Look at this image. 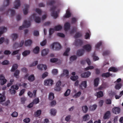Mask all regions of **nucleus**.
Listing matches in <instances>:
<instances>
[{"label": "nucleus", "mask_w": 123, "mask_h": 123, "mask_svg": "<svg viewBox=\"0 0 123 123\" xmlns=\"http://www.w3.org/2000/svg\"><path fill=\"white\" fill-rule=\"evenodd\" d=\"M56 8V7L55 6H53V7L50 8V11H52L51 13V16L55 18H57L58 17V14L56 12H55Z\"/></svg>", "instance_id": "f257e3e1"}, {"label": "nucleus", "mask_w": 123, "mask_h": 123, "mask_svg": "<svg viewBox=\"0 0 123 123\" xmlns=\"http://www.w3.org/2000/svg\"><path fill=\"white\" fill-rule=\"evenodd\" d=\"M31 25V23L30 21H27L26 20H25L24 21L23 25L22 26H20L19 29L20 30H22L24 28L29 27Z\"/></svg>", "instance_id": "f03ea898"}, {"label": "nucleus", "mask_w": 123, "mask_h": 123, "mask_svg": "<svg viewBox=\"0 0 123 123\" xmlns=\"http://www.w3.org/2000/svg\"><path fill=\"white\" fill-rule=\"evenodd\" d=\"M61 84V82L60 80H58L56 84V87L55 88V90L57 91H59L61 90L60 86Z\"/></svg>", "instance_id": "7ed1b4c3"}, {"label": "nucleus", "mask_w": 123, "mask_h": 123, "mask_svg": "<svg viewBox=\"0 0 123 123\" xmlns=\"http://www.w3.org/2000/svg\"><path fill=\"white\" fill-rule=\"evenodd\" d=\"M53 81L51 79L45 80L44 81V84L46 86H51L53 84Z\"/></svg>", "instance_id": "20e7f679"}, {"label": "nucleus", "mask_w": 123, "mask_h": 123, "mask_svg": "<svg viewBox=\"0 0 123 123\" xmlns=\"http://www.w3.org/2000/svg\"><path fill=\"white\" fill-rule=\"evenodd\" d=\"M37 14L36 13H34L33 14L32 16L33 18H34V21L37 23H39L40 22L41 19L39 17L36 16Z\"/></svg>", "instance_id": "39448f33"}, {"label": "nucleus", "mask_w": 123, "mask_h": 123, "mask_svg": "<svg viewBox=\"0 0 123 123\" xmlns=\"http://www.w3.org/2000/svg\"><path fill=\"white\" fill-rule=\"evenodd\" d=\"M83 48L86 51L90 52L92 49L91 46L89 44H87L84 45L83 47Z\"/></svg>", "instance_id": "423d86ee"}, {"label": "nucleus", "mask_w": 123, "mask_h": 123, "mask_svg": "<svg viewBox=\"0 0 123 123\" xmlns=\"http://www.w3.org/2000/svg\"><path fill=\"white\" fill-rule=\"evenodd\" d=\"M87 86V82L84 81L82 82L81 84L80 85V89H83L86 88Z\"/></svg>", "instance_id": "0eeeda50"}, {"label": "nucleus", "mask_w": 123, "mask_h": 123, "mask_svg": "<svg viewBox=\"0 0 123 123\" xmlns=\"http://www.w3.org/2000/svg\"><path fill=\"white\" fill-rule=\"evenodd\" d=\"M36 90L33 91V93H32L31 92L29 91L28 92V95L30 97L35 98L36 97Z\"/></svg>", "instance_id": "6e6552de"}, {"label": "nucleus", "mask_w": 123, "mask_h": 123, "mask_svg": "<svg viewBox=\"0 0 123 123\" xmlns=\"http://www.w3.org/2000/svg\"><path fill=\"white\" fill-rule=\"evenodd\" d=\"M84 53V50L83 49H81L77 51L76 54L78 56H81L83 55Z\"/></svg>", "instance_id": "1a4fd4ad"}, {"label": "nucleus", "mask_w": 123, "mask_h": 123, "mask_svg": "<svg viewBox=\"0 0 123 123\" xmlns=\"http://www.w3.org/2000/svg\"><path fill=\"white\" fill-rule=\"evenodd\" d=\"M120 109L118 107H115L112 109V111L113 113L115 114H119L120 112Z\"/></svg>", "instance_id": "9d476101"}, {"label": "nucleus", "mask_w": 123, "mask_h": 123, "mask_svg": "<svg viewBox=\"0 0 123 123\" xmlns=\"http://www.w3.org/2000/svg\"><path fill=\"white\" fill-rule=\"evenodd\" d=\"M68 71L67 69H64L63 70L62 73L60 77H63L65 76L67 77L68 76Z\"/></svg>", "instance_id": "9b49d317"}, {"label": "nucleus", "mask_w": 123, "mask_h": 123, "mask_svg": "<svg viewBox=\"0 0 123 123\" xmlns=\"http://www.w3.org/2000/svg\"><path fill=\"white\" fill-rule=\"evenodd\" d=\"M38 68L41 70H43V69L45 70L47 69V66L45 65L39 64L37 66Z\"/></svg>", "instance_id": "f8f14e48"}, {"label": "nucleus", "mask_w": 123, "mask_h": 123, "mask_svg": "<svg viewBox=\"0 0 123 123\" xmlns=\"http://www.w3.org/2000/svg\"><path fill=\"white\" fill-rule=\"evenodd\" d=\"M91 74V72L89 71H87L81 74V77H89Z\"/></svg>", "instance_id": "ddd939ff"}, {"label": "nucleus", "mask_w": 123, "mask_h": 123, "mask_svg": "<svg viewBox=\"0 0 123 123\" xmlns=\"http://www.w3.org/2000/svg\"><path fill=\"white\" fill-rule=\"evenodd\" d=\"M83 43L82 41L80 39H76L75 40L74 44L76 46L81 45Z\"/></svg>", "instance_id": "4468645a"}, {"label": "nucleus", "mask_w": 123, "mask_h": 123, "mask_svg": "<svg viewBox=\"0 0 123 123\" xmlns=\"http://www.w3.org/2000/svg\"><path fill=\"white\" fill-rule=\"evenodd\" d=\"M20 0H16L14 2V8L15 9H18L20 6Z\"/></svg>", "instance_id": "2eb2a0df"}, {"label": "nucleus", "mask_w": 123, "mask_h": 123, "mask_svg": "<svg viewBox=\"0 0 123 123\" xmlns=\"http://www.w3.org/2000/svg\"><path fill=\"white\" fill-rule=\"evenodd\" d=\"M110 112L109 111H108L105 112L103 116V118L106 119L109 118L110 116Z\"/></svg>", "instance_id": "dca6fc26"}, {"label": "nucleus", "mask_w": 123, "mask_h": 123, "mask_svg": "<svg viewBox=\"0 0 123 123\" xmlns=\"http://www.w3.org/2000/svg\"><path fill=\"white\" fill-rule=\"evenodd\" d=\"M9 12H11V14L12 16H14L15 14V12L14 10H12L10 9H9L8 11L6 12V16L7 15L9 14Z\"/></svg>", "instance_id": "f3484780"}, {"label": "nucleus", "mask_w": 123, "mask_h": 123, "mask_svg": "<svg viewBox=\"0 0 123 123\" xmlns=\"http://www.w3.org/2000/svg\"><path fill=\"white\" fill-rule=\"evenodd\" d=\"M6 5L4 4V5L2 6V7H0V11H3L5 8L8 6L9 4V0H6Z\"/></svg>", "instance_id": "a211bd4d"}, {"label": "nucleus", "mask_w": 123, "mask_h": 123, "mask_svg": "<svg viewBox=\"0 0 123 123\" xmlns=\"http://www.w3.org/2000/svg\"><path fill=\"white\" fill-rule=\"evenodd\" d=\"M70 27V25L69 23L67 22L65 23L64 28V30L67 31L69 29Z\"/></svg>", "instance_id": "6ab92c4d"}, {"label": "nucleus", "mask_w": 123, "mask_h": 123, "mask_svg": "<svg viewBox=\"0 0 123 123\" xmlns=\"http://www.w3.org/2000/svg\"><path fill=\"white\" fill-rule=\"evenodd\" d=\"M7 30V28L4 27H0V37L4 32H6Z\"/></svg>", "instance_id": "aec40b11"}, {"label": "nucleus", "mask_w": 123, "mask_h": 123, "mask_svg": "<svg viewBox=\"0 0 123 123\" xmlns=\"http://www.w3.org/2000/svg\"><path fill=\"white\" fill-rule=\"evenodd\" d=\"M55 50H58L61 49L62 47L60 43L55 42Z\"/></svg>", "instance_id": "412c9836"}, {"label": "nucleus", "mask_w": 123, "mask_h": 123, "mask_svg": "<svg viewBox=\"0 0 123 123\" xmlns=\"http://www.w3.org/2000/svg\"><path fill=\"white\" fill-rule=\"evenodd\" d=\"M32 43V41L31 39H28L25 42V45L26 46H30Z\"/></svg>", "instance_id": "4be33fe9"}, {"label": "nucleus", "mask_w": 123, "mask_h": 123, "mask_svg": "<svg viewBox=\"0 0 123 123\" xmlns=\"http://www.w3.org/2000/svg\"><path fill=\"white\" fill-rule=\"evenodd\" d=\"M25 8L23 9V11L24 14L25 15H26L28 13V9L29 8V6L28 5H25Z\"/></svg>", "instance_id": "5701e85b"}, {"label": "nucleus", "mask_w": 123, "mask_h": 123, "mask_svg": "<svg viewBox=\"0 0 123 123\" xmlns=\"http://www.w3.org/2000/svg\"><path fill=\"white\" fill-rule=\"evenodd\" d=\"M5 77H0V83L1 85L4 84L7 82V80L5 78Z\"/></svg>", "instance_id": "b1692460"}, {"label": "nucleus", "mask_w": 123, "mask_h": 123, "mask_svg": "<svg viewBox=\"0 0 123 123\" xmlns=\"http://www.w3.org/2000/svg\"><path fill=\"white\" fill-rule=\"evenodd\" d=\"M95 95L98 98L101 97L103 96V92L102 91H101L97 92L95 94Z\"/></svg>", "instance_id": "393cba45"}, {"label": "nucleus", "mask_w": 123, "mask_h": 123, "mask_svg": "<svg viewBox=\"0 0 123 123\" xmlns=\"http://www.w3.org/2000/svg\"><path fill=\"white\" fill-rule=\"evenodd\" d=\"M49 50L48 49H45L43 50L41 52L42 55L43 56L46 55L49 52Z\"/></svg>", "instance_id": "a878e982"}, {"label": "nucleus", "mask_w": 123, "mask_h": 123, "mask_svg": "<svg viewBox=\"0 0 123 123\" xmlns=\"http://www.w3.org/2000/svg\"><path fill=\"white\" fill-rule=\"evenodd\" d=\"M108 71H112L114 72H116L118 71V69L115 67H112L110 68Z\"/></svg>", "instance_id": "bb28decb"}, {"label": "nucleus", "mask_w": 123, "mask_h": 123, "mask_svg": "<svg viewBox=\"0 0 123 123\" xmlns=\"http://www.w3.org/2000/svg\"><path fill=\"white\" fill-rule=\"evenodd\" d=\"M56 3V2L55 0H50L47 3V4L48 5L51 6L54 5Z\"/></svg>", "instance_id": "cd10ccee"}, {"label": "nucleus", "mask_w": 123, "mask_h": 123, "mask_svg": "<svg viewBox=\"0 0 123 123\" xmlns=\"http://www.w3.org/2000/svg\"><path fill=\"white\" fill-rule=\"evenodd\" d=\"M6 100V97L4 95H3L0 97V104H2V103L5 101Z\"/></svg>", "instance_id": "c85d7f7f"}, {"label": "nucleus", "mask_w": 123, "mask_h": 123, "mask_svg": "<svg viewBox=\"0 0 123 123\" xmlns=\"http://www.w3.org/2000/svg\"><path fill=\"white\" fill-rule=\"evenodd\" d=\"M112 76V74L109 72L104 73L102 74V77H109Z\"/></svg>", "instance_id": "c756f323"}, {"label": "nucleus", "mask_w": 123, "mask_h": 123, "mask_svg": "<svg viewBox=\"0 0 123 123\" xmlns=\"http://www.w3.org/2000/svg\"><path fill=\"white\" fill-rule=\"evenodd\" d=\"M71 13L69 10H67L66 11V14L64 16L65 18H68L71 17Z\"/></svg>", "instance_id": "7c9ffc66"}, {"label": "nucleus", "mask_w": 123, "mask_h": 123, "mask_svg": "<svg viewBox=\"0 0 123 123\" xmlns=\"http://www.w3.org/2000/svg\"><path fill=\"white\" fill-rule=\"evenodd\" d=\"M99 79L98 77L95 79L94 80V85L95 86H97L98 84Z\"/></svg>", "instance_id": "2f4dec72"}, {"label": "nucleus", "mask_w": 123, "mask_h": 123, "mask_svg": "<svg viewBox=\"0 0 123 123\" xmlns=\"http://www.w3.org/2000/svg\"><path fill=\"white\" fill-rule=\"evenodd\" d=\"M83 118L84 121H86L90 119V117L88 114H86L83 117Z\"/></svg>", "instance_id": "473e14b6"}, {"label": "nucleus", "mask_w": 123, "mask_h": 123, "mask_svg": "<svg viewBox=\"0 0 123 123\" xmlns=\"http://www.w3.org/2000/svg\"><path fill=\"white\" fill-rule=\"evenodd\" d=\"M39 49L40 48L38 46H37L33 49V52L35 54H37L39 53Z\"/></svg>", "instance_id": "72a5a7b5"}, {"label": "nucleus", "mask_w": 123, "mask_h": 123, "mask_svg": "<svg viewBox=\"0 0 123 123\" xmlns=\"http://www.w3.org/2000/svg\"><path fill=\"white\" fill-rule=\"evenodd\" d=\"M11 37L13 41H15L18 37V35L15 33H13L12 34Z\"/></svg>", "instance_id": "f704fd0d"}, {"label": "nucleus", "mask_w": 123, "mask_h": 123, "mask_svg": "<svg viewBox=\"0 0 123 123\" xmlns=\"http://www.w3.org/2000/svg\"><path fill=\"white\" fill-rule=\"evenodd\" d=\"M54 29L55 31H59L62 28V26L60 25H59L55 26Z\"/></svg>", "instance_id": "c9c22d12"}, {"label": "nucleus", "mask_w": 123, "mask_h": 123, "mask_svg": "<svg viewBox=\"0 0 123 123\" xmlns=\"http://www.w3.org/2000/svg\"><path fill=\"white\" fill-rule=\"evenodd\" d=\"M30 52L29 50H26L22 53V55L24 56H25L29 54Z\"/></svg>", "instance_id": "e433bc0d"}, {"label": "nucleus", "mask_w": 123, "mask_h": 123, "mask_svg": "<svg viewBox=\"0 0 123 123\" xmlns=\"http://www.w3.org/2000/svg\"><path fill=\"white\" fill-rule=\"evenodd\" d=\"M18 65L17 64H14L12 67L11 71L13 72L14 71L18 68Z\"/></svg>", "instance_id": "4c0bfd02"}, {"label": "nucleus", "mask_w": 123, "mask_h": 123, "mask_svg": "<svg viewBox=\"0 0 123 123\" xmlns=\"http://www.w3.org/2000/svg\"><path fill=\"white\" fill-rule=\"evenodd\" d=\"M54 94L52 93L51 92L50 93L49 97V99L50 100H52L54 98Z\"/></svg>", "instance_id": "58836bf2"}, {"label": "nucleus", "mask_w": 123, "mask_h": 123, "mask_svg": "<svg viewBox=\"0 0 123 123\" xmlns=\"http://www.w3.org/2000/svg\"><path fill=\"white\" fill-rule=\"evenodd\" d=\"M97 107V105H93L90 106L89 107V109L91 111H94L96 109Z\"/></svg>", "instance_id": "ea45409f"}, {"label": "nucleus", "mask_w": 123, "mask_h": 123, "mask_svg": "<svg viewBox=\"0 0 123 123\" xmlns=\"http://www.w3.org/2000/svg\"><path fill=\"white\" fill-rule=\"evenodd\" d=\"M70 50V49L69 48H67L66 50L65 51L63 54V55L64 56H68V53Z\"/></svg>", "instance_id": "a19ab883"}, {"label": "nucleus", "mask_w": 123, "mask_h": 123, "mask_svg": "<svg viewBox=\"0 0 123 123\" xmlns=\"http://www.w3.org/2000/svg\"><path fill=\"white\" fill-rule=\"evenodd\" d=\"M77 58V57L75 55L71 56L70 58V60L71 62H73Z\"/></svg>", "instance_id": "79ce46f5"}, {"label": "nucleus", "mask_w": 123, "mask_h": 123, "mask_svg": "<svg viewBox=\"0 0 123 123\" xmlns=\"http://www.w3.org/2000/svg\"><path fill=\"white\" fill-rule=\"evenodd\" d=\"M122 86V84L120 83H119L117 84L115 86L116 89L117 90H119L120 89Z\"/></svg>", "instance_id": "37998d69"}, {"label": "nucleus", "mask_w": 123, "mask_h": 123, "mask_svg": "<svg viewBox=\"0 0 123 123\" xmlns=\"http://www.w3.org/2000/svg\"><path fill=\"white\" fill-rule=\"evenodd\" d=\"M9 91L10 92V93L12 95L14 94L16 92V91L14 89L11 88L9 89Z\"/></svg>", "instance_id": "c03bdc74"}, {"label": "nucleus", "mask_w": 123, "mask_h": 123, "mask_svg": "<svg viewBox=\"0 0 123 123\" xmlns=\"http://www.w3.org/2000/svg\"><path fill=\"white\" fill-rule=\"evenodd\" d=\"M88 108L86 106H84L82 107V110L84 113H86L88 110Z\"/></svg>", "instance_id": "a18cd8bd"}, {"label": "nucleus", "mask_w": 123, "mask_h": 123, "mask_svg": "<svg viewBox=\"0 0 123 123\" xmlns=\"http://www.w3.org/2000/svg\"><path fill=\"white\" fill-rule=\"evenodd\" d=\"M70 93V90L69 89H68L64 93V96L67 97L68 96Z\"/></svg>", "instance_id": "49530a36"}, {"label": "nucleus", "mask_w": 123, "mask_h": 123, "mask_svg": "<svg viewBox=\"0 0 123 123\" xmlns=\"http://www.w3.org/2000/svg\"><path fill=\"white\" fill-rule=\"evenodd\" d=\"M82 36V34L81 33L79 32H77L75 35L74 37L75 38H77L81 37Z\"/></svg>", "instance_id": "de8ad7c7"}, {"label": "nucleus", "mask_w": 123, "mask_h": 123, "mask_svg": "<svg viewBox=\"0 0 123 123\" xmlns=\"http://www.w3.org/2000/svg\"><path fill=\"white\" fill-rule=\"evenodd\" d=\"M41 113V110H39L37 111L35 113L36 116L38 117L39 116Z\"/></svg>", "instance_id": "09e8293b"}, {"label": "nucleus", "mask_w": 123, "mask_h": 123, "mask_svg": "<svg viewBox=\"0 0 123 123\" xmlns=\"http://www.w3.org/2000/svg\"><path fill=\"white\" fill-rule=\"evenodd\" d=\"M18 113L16 112H13L11 114V116L14 117H17L18 116Z\"/></svg>", "instance_id": "8fccbe9b"}, {"label": "nucleus", "mask_w": 123, "mask_h": 123, "mask_svg": "<svg viewBox=\"0 0 123 123\" xmlns=\"http://www.w3.org/2000/svg\"><path fill=\"white\" fill-rule=\"evenodd\" d=\"M55 31L54 28H50L49 31V35H51Z\"/></svg>", "instance_id": "3c124183"}, {"label": "nucleus", "mask_w": 123, "mask_h": 123, "mask_svg": "<svg viewBox=\"0 0 123 123\" xmlns=\"http://www.w3.org/2000/svg\"><path fill=\"white\" fill-rule=\"evenodd\" d=\"M58 59L57 58H53L50 59V62L52 63L56 62L58 61Z\"/></svg>", "instance_id": "603ef678"}, {"label": "nucleus", "mask_w": 123, "mask_h": 123, "mask_svg": "<svg viewBox=\"0 0 123 123\" xmlns=\"http://www.w3.org/2000/svg\"><path fill=\"white\" fill-rule=\"evenodd\" d=\"M50 113L51 115H55L56 113V111L54 109H52L51 110Z\"/></svg>", "instance_id": "864d4df0"}, {"label": "nucleus", "mask_w": 123, "mask_h": 123, "mask_svg": "<svg viewBox=\"0 0 123 123\" xmlns=\"http://www.w3.org/2000/svg\"><path fill=\"white\" fill-rule=\"evenodd\" d=\"M9 61L7 60H5L2 62L1 64L3 65H7L9 64Z\"/></svg>", "instance_id": "5fc2aeb1"}, {"label": "nucleus", "mask_w": 123, "mask_h": 123, "mask_svg": "<svg viewBox=\"0 0 123 123\" xmlns=\"http://www.w3.org/2000/svg\"><path fill=\"white\" fill-rule=\"evenodd\" d=\"M89 32H87L86 33V35H85V38L86 39H89V38H90V35L89 34V33H90V31H88Z\"/></svg>", "instance_id": "6e6d98bb"}, {"label": "nucleus", "mask_w": 123, "mask_h": 123, "mask_svg": "<svg viewBox=\"0 0 123 123\" xmlns=\"http://www.w3.org/2000/svg\"><path fill=\"white\" fill-rule=\"evenodd\" d=\"M21 101L22 104H24L25 102L26 101V98L25 97H23L21 98Z\"/></svg>", "instance_id": "4d7b16f0"}, {"label": "nucleus", "mask_w": 123, "mask_h": 123, "mask_svg": "<svg viewBox=\"0 0 123 123\" xmlns=\"http://www.w3.org/2000/svg\"><path fill=\"white\" fill-rule=\"evenodd\" d=\"M81 94V92L80 91H79L74 95V97L76 98H78L80 96Z\"/></svg>", "instance_id": "13d9d810"}, {"label": "nucleus", "mask_w": 123, "mask_h": 123, "mask_svg": "<svg viewBox=\"0 0 123 123\" xmlns=\"http://www.w3.org/2000/svg\"><path fill=\"white\" fill-rule=\"evenodd\" d=\"M110 53V52L109 50L105 51L103 52V55L105 56L108 55Z\"/></svg>", "instance_id": "bf43d9fd"}, {"label": "nucleus", "mask_w": 123, "mask_h": 123, "mask_svg": "<svg viewBox=\"0 0 123 123\" xmlns=\"http://www.w3.org/2000/svg\"><path fill=\"white\" fill-rule=\"evenodd\" d=\"M39 101V100L38 98H37L33 100V103L35 104H36L38 103Z\"/></svg>", "instance_id": "052dcab7"}, {"label": "nucleus", "mask_w": 123, "mask_h": 123, "mask_svg": "<svg viewBox=\"0 0 123 123\" xmlns=\"http://www.w3.org/2000/svg\"><path fill=\"white\" fill-rule=\"evenodd\" d=\"M47 43L46 39L44 40L42 42L40 43V45L42 46H43L45 45Z\"/></svg>", "instance_id": "680f3d73"}, {"label": "nucleus", "mask_w": 123, "mask_h": 123, "mask_svg": "<svg viewBox=\"0 0 123 123\" xmlns=\"http://www.w3.org/2000/svg\"><path fill=\"white\" fill-rule=\"evenodd\" d=\"M33 34L34 36H37L39 35L38 31L36 30H34V31Z\"/></svg>", "instance_id": "e2e57ef3"}, {"label": "nucleus", "mask_w": 123, "mask_h": 123, "mask_svg": "<svg viewBox=\"0 0 123 123\" xmlns=\"http://www.w3.org/2000/svg\"><path fill=\"white\" fill-rule=\"evenodd\" d=\"M20 73L19 70H17L14 73V75L15 76H17Z\"/></svg>", "instance_id": "0e129e2a"}, {"label": "nucleus", "mask_w": 123, "mask_h": 123, "mask_svg": "<svg viewBox=\"0 0 123 123\" xmlns=\"http://www.w3.org/2000/svg\"><path fill=\"white\" fill-rule=\"evenodd\" d=\"M52 73L54 75H56L58 73L57 70L56 69H54L52 71Z\"/></svg>", "instance_id": "69168bd1"}, {"label": "nucleus", "mask_w": 123, "mask_h": 123, "mask_svg": "<svg viewBox=\"0 0 123 123\" xmlns=\"http://www.w3.org/2000/svg\"><path fill=\"white\" fill-rule=\"evenodd\" d=\"M23 121L26 123H28L30 121V119L28 118H26L23 120Z\"/></svg>", "instance_id": "338daca9"}, {"label": "nucleus", "mask_w": 123, "mask_h": 123, "mask_svg": "<svg viewBox=\"0 0 123 123\" xmlns=\"http://www.w3.org/2000/svg\"><path fill=\"white\" fill-rule=\"evenodd\" d=\"M11 88L15 90H18L19 88V87L17 85H13L11 86Z\"/></svg>", "instance_id": "774afa93"}]
</instances>
